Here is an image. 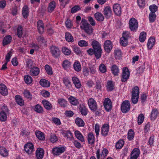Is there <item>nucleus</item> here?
Wrapping results in <instances>:
<instances>
[{"label":"nucleus","instance_id":"48","mask_svg":"<svg viewBox=\"0 0 159 159\" xmlns=\"http://www.w3.org/2000/svg\"><path fill=\"white\" fill-rule=\"evenodd\" d=\"M62 65L64 68L66 70L70 68L71 63L68 60H65L63 62Z\"/></svg>","mask_w":159,"mask_h":159},{"label":"nucleus","instance_id":"34","mask_svg":"<svg viewBox=\"0 0 159 159\" xmlns=\"http://www.w3.org/2000/svg\"><path fill=\"white\" fill-rule=\"evenodd\" d=\"M12 39V37L9 35L5 36L3 40V45H6L10 43Z\"/></svg>","mask_w":159,"mask_h":159},{"label":"nucleus","instance_id":"3","mask_svg":"<svg viewBox=\"0 0 159 159\" xmlns=\"http://www.w3.org/2000/svg\"><path fill=\"white\" fill-rule=\"evenodd\" d=\"M130 73L128 68L124 67L122 70V74L121 76V81L124 82L126 81L129 79Z\"/></svg>","mask_w":159,"mask_h":159},{"label":"nucleus","instance_id":"14","mask_svg":"<svg viewBox=\"0 0 159 159\" xmlns=\"http://www.w3.org/2000/svg\"><path fill=\"white\" fill-rule=\"evenodd\" d=\"M139 154V150L138 148H134L130 154V158L133 159H137Z\"/></svg>","mask_w":159,"mask_h":159},{"label":"nucleus","instance_id":"16","mask_svg":"<svg viewBox=\"0 0 159 159\" xmlns=\"http://www.w3.org/2000/svg\"><path fill=\"white\" fill-rule=\"evenodd\" d=\"M36 155L38 159H42L44 155L43 150L42 148H38L36 152Z\"/></svg>","mask_w":159,"mask_h":159},{"label":"nucleus","instance_id":"39","mask_svg":"<svg viewBox=\"0 0 159 159\" xmlns=\"http://www.w3.org/2000/svg\"><path fill=\"white\" fill-rule=\"evenodd\" d=\"M22 14L24 18H26L28 16V7L27 6H25L23 8Z\"/></svg>","mask_w":159,"mask_h":159},{"label":"nucleus","instance_id":"33","mask_svg":"<svg viewBox=\"0 0 159 159\" xmlns=\"http://www.w3.org/2000/svg\"><path fill=\"white\" fill-rule=\"evenodd\" d=\"M15 99L17 103L19 105L22 106L24 104V102L22 97L19 95H17L15 96Z\"/></svg>","mask_w":159,"mask_h":159},{"label":"nucleus","instance_id":"59","mask_svg":"<svg viewBox=\"0 0 159 159\" xmlns=\"http://www.w3.org/2000/svg\"><path fill=\"white\" fill-rule=\"evenodd\" d=\"M99 70L101 72L104 73L107 71L106 66L104 64L102 63L99 66Z\"/></svg>","mask_w":159,"mask_h":159},{"label":"nucleus","instance_id":"23","mask_svg":"<svg viewBox=\"0 0 159 159\" xmlns=\"http://www.w3.org/2000/svg\"><path fill=\"white\" fill-rule=\"evenodd\" d=\"M112 73L114 76H117L119 73V70L118 67L116 65H113L111 68Z\"/></svg>","mask_w":159,"mask_h":159},{"label":"nucleus","instance_id":"55","mask_svg":"<svg viewBox=\"0 0 159 159\" xmlns=\"http://www.w3.org/2000/svg\"><path fill=\"white\" fill-rule=\"evenodd\" d=\"M65 137H66L67 139L70 140L73 138L72 134L69 131H66L63 134Z\"/></svg>","mask_w":159,"mask_h":159},{"label":"nucleus","instance_id":"54","mask_svg":"<svg viewBox=\"0 0 159 159\" xmlns=\"http://www.w3.org/2000/svg\"><path fill=\"white\" fill-rule=\"evenodd\" d=\"M120 44L123 46H126L128 44V39L123 38H121L120 39Z\"/></svg>","mask_w":159,"mask_h":159},{"label":"nucleus","instance_id":"8","mask_svg":"<svg viewBox=\"0 0 159 159\" xmlns=\"http://www.w3.org/2000/svg\"><path fill=\"white\" fill-rule=\"evenodd\" d=\"M88 104L90 109L93 111H95L97 108L96 102L92 98H90L88 100Z\"/></svg>","mask_w":159,"mask_h":159},{"label":"nucleus","instance_id":"50","mask_svg":"<svg viewBox=\"0 0 159 159\" xmlns=\"http://www.w3.org/2000/svg\"><path fill=\"white\" fill-rule=\"evenodd\" d=\"M97 67V65L95 64L93 65H91L90 66L89 68L90 69V72L91 74H94L96 72Z\"/></svg>","mask_w":159,"mask_h":159},{"label":"nucleus","instance_id":"20","mask_svg":"<svg viewBox=\"0 0 159 159\" xmlns=\"http://www.w3.org/2000/svg\"><path fill=\"white\" fill-rule=\"evenodd\" d=\"M56 7V3L54 1L50 2L48 7V11L49 13H51L53 11L54 9Z\"/></svg>","mask_w":159,"mask_h":159},{"label":"nucleus","instance_id":"63","mask_svg":"<svg viewBox=\"0 0 159 159\" xmlns=\"http://www.w3.org/2000/svg\"><path fill=\"white\" fill-rule=\"evenodd\" d=\"M23 94L25 98L30 99H31L32 95L29 91L27 90H25L23 92Z\"/></svg>","mask_w":159,"mask_h":159},{"label":"nucleus","instance_id":"7","mask_svg":"<svg viewBox=\"0 0 159 159\" xmlns=\"http://www.w3.org/2000/svg\"><path fill=\"white\" fill-rule=\"evenodd\" d=\"M103 105L104 107L107 111H109L111 110L112 107V102L110 99L108 98L105 99L104 101Z\"/></svg>","mask_w":159,"mask_h":159},{"label":"nucleus","instance_id":"41","mask_svg":"<svg viewBox=\"0 0 159 159\" xmlns=\"http://www.w3.org/2000/svg\"><path fill=\"white\" fill-rule=\"evenodd\" d=\"M65 38L67 41L68 42H72L73 41V38L71 34L69 32L65 33Z\"/></svg>","mask_w":159,"mask_h":159},{"label":"nucleus","instance_id":"13","mask_svg":"<svg viewBox=\"0 0 159 159\" xmlns=\"http://www.w3.org/2000/svg\"><path fill=\"white\" fill-rule=\"evenodd\" d=\"M103 14L106 18H110L112 14L111 8L109 6L106 7L104 9Z\"/></svg>","mask_w":159,"mask_h":159},{"label":"nucleus","instance_id":"46","mask_svg":"<svg viewBox=\"0 0 159 159\" xmlns=\"http://www.w3.org/2000/svg\"><path fill=\"white\" fill-rule=\"evenodd\" d=\"M34 110L37 113H42L43 112V108L39 104L36 105Z\"/></svg>","mask_w":159,"mask_h":159},{"label":"nucleus","instance_id":"4","mask_svg":"<svg viewBox=\"0 0 159 159\" xmlns=\"http://www.w3.org/2000/svg\"><path fill=\"white\" fill-rule=\"evenodd\" d=\"M65 150V147L59 146L53 148L52 149V152L54 155L58 156L63 153Z\"/></svg>","mask_w":159,"mask_h":159},{"label":"nucleus","instance_id":"64","mask_svg":"<svg viewBox=\"0 0 159 159\" xmlns=\"http://www.w3.org/2000/svg\"><path fill=\"white\" fill-rule=\"evenodd\" d=\"M33 62L30 59H27L26 61V65L28 68H32L33 66Z\"/></svg>","mask_w":159,"mask_h":159},{"label":"nucleus","instance_id":"56","mask_svg":"<svg viewBox=\"0 0 159 159\" xmlns=\"http://www.w3.org/2000/svg\"><path fill=\"white\" fill-rule=\"evenodd\" d=\"M139 96L131 95V101L134 104H136L138 102Z\"/></svg>","mask_w":159,"mask_h":159},{"label":"nucleus","instance_id":"62","mask_svg":"<svg viewBox=\"0 0 159 159\" xmlns=\"http://www.w3.org/2000/svg\"><path fill=\"white\" fill-rule=\"evenodd\" d=\"M157 6L155 4L151 5L149 7V9L151 13L154 12L155 13V12L157 11Z\"/></svg>","mask_w":159,"mask_h":159},{"label":"nucleus","instance_id":"5","mask_svg":"<svg viewBox=\"0 0 159 159\" xmlns=\"http://www.w3.org/2000/svg\"><path fill=\"white\" fill-rule=\"evenodd\" d=\"M130 105L129 101L125 100L122 102L121 106V109L123 113H126L128 112L130 109Z\"/></svg>","mask_w":159,"mask_h":159},{"label":"nucleus","instance_id":"18","mask_svg":"<svg viewBox=\"0 0 159 159\" xmlns=\"http://www.w3.org/2000/svg\"><path fill=\"white\" fill-rule=\"evenodd\" d=\"M79 110L81 114L84 116H86L87 113V109L83 104H80L79 106Z\"/></svg>","mask_w":159,"mask_h":159},{"label":"nucleus","instance_id":"2","mask_svg":"<svg viewBox=\"0 0 159 159\" xmlns=\"http://www.w3.org/2000/svg\"><path fill=\"white\" fill-rule=\"evenodd\" d=\"M138 22L134 18H131L129 21V27L131 31H135L138 28Z\"/></svg>","mask_w":159,"mask_h":159},{"label":"nucleus","instance_id":"24","mask_svg":"<svg viewBox=\"0 0 159 159\" xmlns=\"http://www.w3.org/2000/svg\"><path fill=\"white\" fill-rule=\"evenodd\" d=\"M42 102L44 107L46 109L50 110L52 109V105L49 101L45 100H43L42 101Z\"/></svg>","mask_w":159,"mask_h":159},{"label":"nucleus","instance_id":"40","mask_svg":"<svg viewBox=\"0 0 159 159\" xmlns=\"http://www.w3.org/2000/svg\"><path fill=\"white\" fill-rule=\"evenodd\" d=\"M37 137L40 140H44L45 137L44 134L40 131H37L35 132Z\"/></svg>","mask_w":159,"mask_h":159},{"label":"nucleus","instance_id":"1","mask_svg":"<svg viewBox=\"0 0 159 159\" xmlns=\"http://www.w3.org/2000/svg\"><path fill=\"white\" fill-rule=\"evenodd\" d=\"M80 28L86 34L90 35L92 34L93 29L92 26L88 22L87 20L82 18L80 24Z\"/></svg>","mask_w":159,"mask_h":159},{"label":"nucleus","instance_id":"47","mask_svg":"<svg viewBox=\"0 0 159 159\" xmlns=\"http://www.w3.org/2000/svg\"><path fill=\"white\" fill-rule=\"evenodd\" d=\"M146 34L144 32H141L140 34L139 40L141 42H143L146 39Z\"/></svg>","mask_w":159,"mask_h":159},{"label":"nucleus","instance_id":"51","mask_svg":"<svg viewBox=\"0 0 159 159\" xmlns=\"http://www.w3.org/2000/svg\"><path fill=\"white\" fill-rule=\"evenodd\" d=\"M124 144V142L122 140H120L117 142L116 145V147L117 149L121 148Z\"/></svg>","mask_w":159,"mask_h":159},{"label":"nucleus","instance_id":"32","mask_svg":"<svg viewBox=\"0 0 159 159\" xmlns=\"http://www.w3.org/2000/svg\"><path fill=\"white\" fill-rule=\"evenodd\" d=\"M39 83L42 86L44 87H48L50 85L49 82L44 79H41Z\"/></svg>","mask_w":159,"mask_h":159},{"label":"nucleus","instance_id":"57","mask_svg":"<svg viewBox=\"0 0 159 159\" xmlns=\"http://www.w3.org/2000/svg\"><path fill=\"white\" fill-rule=\"evenodd\" d=\"M144 116L143 114H140L138 118V123L139 125H141L143 121Z\"/></svg>","mask_w":159,"mask_h":159},{"label":"nucleus","instance_id":"29","mask_svg":"<svg viewBox=\"0 0 159 159\" xmlns=\"http://www.w3.org/2000/svg\"><path fill=\"white\" fill-rule=\"evenodd\" d=\"M68 99L70 102L74 106H77L79 103L78 99L72 96H70Z\"/></svg>","mask_w":159,"mask_h":159},{"label":"nucleus","instance_id":"15","mask_svg":"<svg viewBox=\"0 0 159 159\" xmlns=\"http://www.w3.org/2000/svg\"><path fill=\"white\" fill-rule=\"evenodd\" d=\"M0 93L3 96L7 95L8 94L7 87L4 84H0Z\"/></svg>","mask_w":159,"mask_h":159},{"label":"nucleus","instance_id":"11","mask_svg":"<svg viewBox=\"0 0 159 159\" xmlns=\"http://www.w3.org/2000/svg\"><path fill=\"white\" fill-rule=\"evenodd\" d=\"M109 131V126L108 124H104L101 128V133L102 136H106Z\"/></svg>","mask_w":159,"mask_h":159},{"label":"nucleus","instance_id":"60","mask_svg":"<svg viewBox=\"0 0 159 159\" xmlns=\"http://www.w3.org/2000/svg\"><path fill=\"white\" fill-rule=\"evenodd\" d=\"M7 114L2 112H0V120L2 121H6L7 119Z\"/></svg>","mask_w":159,"mask_h":159},{"label":"nucleus","instance_id":"27","mask_svg":"<svg viewBox=\"0 0 159 159\" xmlns=\"http://www.w3.org/2000/svg\"><path fill=\"white\" fill-rule=\"evenodd\" d=\"M0 154L2 156L6 157L8 155V151L4 147H0Z\"/></svg>","mask_w":159,"mask_h":159},{"label":"nucleus","instance_id":"37","mask_svg":"<svg viewBox=\"0 0 159 159\" xmlns=\"http://www.w3.org/2000/svg\"><path fill=\"white\" fill-rule=\"evenodd\" d=\"M88 141L90 144H92L94 143L95 141V138L94 135L93 133H90L88 136Z\"/></svg>","mask_w":159,"mask_h":159},{"label":"nucleus","instance_id":"31","mask_svg":"<svg viewBox=\"0 0 159 159\" xmlns=\"http://www.w3.org/2000/svg\"><path fill=\"white\" fill-rule=\"evenodd\" d=\"M155 39L152 37H150L148 40L147 43V47L148 48L151 49L155 44Z\"/></svg>","mask_w":159,"mask_h":159},{"label":"nucleus","instance_id":"35","mask_svg":"<svg viewBox=\"0 0 159 159\" xmlns=\"http://www.w3.org/2000/svg\"><path fill=\"white\" fill-rule=\"evenodd\" d=\"M75 123L79 127H83L84 125V122L80 118H76L75 120Z\"/></svg>","mask_w":159,"mask_h":159},{"label":"nucleus","instance_id":"49","mask_svg":"<svg viewBox=\"0 0 159 159\" xmlns=\"http://www.w3.org/2000/svg\"><path fill=\"white\" fill-rule=\"evenodd\" d=\"M58 103L61 107H65L67 104V101L63 98H60L58 99Z\"/></svg>","mask_w":159,"mask_h":159},{"label":"nucleus","instance_id":"21","mask_svg":"<svg viewBox=\"0 0 159 159\" xmlns=\"http://www.w3.org/2000/svg\"><path fill=\"white\" fill-rule=\"evenodd\" d=\"M72 80L75 87L79 89L81 87V85L78 78L74 76L72 77Z\"/></svg>","mask_w":159,"mask_h":159},{"label":"nucleus","instance_id":"44","mask_svg":"<svg viewBox=\"0 0 159 159\" xmlns=\"http://www.w3.org/2000/svg\"><path fill=\"white\" fill-rule=\"evenodd\" d=\"M24 79L25 83L27 84H30L33 81L32 78L29 75L25 76Z\"/></svg>","mask_w":159,"mask_h":159},{"label":"nucleus","instance_id":"9","mask_svg":"<svg viewBox=\"0 0 159 159\" xmlns=\"http://www.w3.org/2000/svg\"><path fill=\"white\" fill-rule=\"evenodd\" d=\"M24 150L29 154H31L34 150V146L31 143H28L24 146Z\"/></svg>","mask_w":159,"mask_h":159},{"label":"nucleus","instance_id":"61","mask_svg":"<svg viewBox=\"0 0 159 159\" xmlns=\"http://www.w3.org/2000/svg\"><path fill=\"white\" fill-rule=\"evenodd\" d=\"M79 45L81 47H85L88 46V43L84 40H80L78 42Z\"/></svg>","mask_w":159,"mask_h":159},{"label":"nucleus","instance_id":"53","mask_svg":"<svg viewBox=\"0 0 159 159\" xmlns=\"http://www.w3.org/2000/svg\"><path fill=\"white\" fill-rule=\"evenodd\" d=\"M149 18L150 22H154L156 18V15L155 13L150 12L149 14Z\"/></svg>","mask_w":159,"mask_h":159},{"label":"nucleus","instance_id":"43","mask_svg":"<svg viewBox=\"0 0 159 159\" xmlns=\"http://www.w3.org/2000/svg\"><path fill=\"white\" fill-rule=\"evenodd\" d=\"M50 141L53 143L56 142L58 140L57 137L54 134L51 133L50 134Z\"/></svg>","mask_w":159,"mask_h":159},{"label":"nucleus","instance_id":"17","mask_svg":"<svg viewBox=\"0 0 159 159\" xmlns=\"http://www.w3.org/2000/svg\"><path fill=\"white\" fill-rule=\"evenodd\" d=\"M40 72L39 69L37 67H34L31 68L30 73V75L32 76H36L38 75Z\"/></svg>","mask_w":159,"mask_h":159},{"label":"nucleus","instance_id":"26","mask_svg":"<svg viewBox=\"0 0 159 159\" xmlns=\"http://www.w3.org/2000/svg\"><path fill=\"white\" fill-rule=\"evenodd\" d=\"M94 53L95 57L97 59L100 58L102 55V49L101 48L94 49Z\"/></svg>","mask_w":159,"mask_h":159},{"label":"nucleus","instance_id":"42","mask_svg":"<svg viewBox=\"0 0 159 159\" xmlns=\"http://www.w3.org/2000/svg\"><path fill=\"white\" fill-rule=\"evenodd\" d=\"M134 131L132 129H130L128 133V139L130 141L132 140L134 137Z\"/></svg>","mask_w":159,"mask_h":159},{"label":"nucleus","instance_id":"58","mask_svg":"<svg viewBox=\"0 0 159 159\" xmlns=\"http://www.w3.org/2000/svg\"><path fill=\"white\" fill-rule=\"evenodd\" d=\"M45 70L48 74L51 75L52 74V71L51 67L48 65H46L45 66Z\"/></svg>","mask_w":159,"mask_h":159},{"label":"nucleus","instance_id":"12","mask_svg":"<svg viewBox=\"0 0 159 159\" xmlns=\"http://www.w3.org/2000/svg\"><path fill=\"white\" fill-rule=\"evenodd\" d=\"M113 11L117 16H120L121 13V9L120 5L117 3L114 4L113 6Z\"/></svg>","mask_w":159,"mask_h":159},{"label":"nucleus","instance_id":"25","mask_svg":"<svg viewBox=\"0 0 159 159\" xmlns=\"http://www.w3.org/2000/svg\"><path fill=\"white\" fill-rule=\"evenodd\" d=\"M91 45L93 49L101 48V45L99 43L95 40H92Z\"/></svg>","mask_w":159,"mask_h":159},{"label":"nucleus","instance_id":"45","mask_svg":"<svg viewBox=\"0 0 159 159\" xmlns=\"http://www.w3.org/2000/svg\"><path fill=\"white\" fill-rule=\"evenodd\" d=\"M106 87L107 90L108 91H112L114 87L112 82L110 81L107 82Z\"/></svg>","mask_w":159,"mask_h":159},{"label":"nucleus","instance_id":"19","mask_svg":"<svg viewBox=\"0 0 159 159\" xmlns=\"http://www.w3.org/2000/svg\"><path fill=\"white\" fill-rule=\"evenodd\" d=\"M37 27L39 32L42 33L44 31V26L43 22L41 20H39L37 23Z\"/></svg>","mask_w":159,"mask_h":159},{"label":"nucleus","instance_id":"52","mask_svg":"<svg viewBox=\"0 0 159 159\" xmlns=\"http://www.w3.org/2000/svg\"><path fill=\"white\" fill-rule=\"evenodd\" d=\"M23 34V28L21 26H18L17 28V35L19 38H20Z\"/></svg>","mask_w":159,"mask_h":159},{"label":"nucleus","instance_id":"6","mask_svg":"<svg viewBox=\"0 0 159 159\" xmlns=\"http://www.w3.org/2000/svg\"><path fill=\"white\" fill-rule=\"evenodd\" d=\"M103 46L105 51L108 53L110 52L113 47L112 44L109 40L105 41Z\"/></svg>","mask_w":159,"mask_h":159},{"label":"nucleus","instance_id":"10","mask_svg":"<svg viewBox=\"0 0 159 159\" xmlns=\"http://www.w3.org/2000/svg\"><path fill=\"white\" fill-rule=\"evenodd\" d=\"M50 51L52 56L55 57H57L60 55L59 50L55 46H52L51 47Z\"/></svg>","mask_w":159,"mask_h":159},{"label":"nucleus","instance_id":"30","mask_svg":"<svg viewBox=\"0 0 159 159\" xmlns=\"http://www.w3.org/2000/svg\"><path fill=\"white\" fill-rule=\"evenodd\" d=\"M95 17L98 21H102L104 19V16L101 13L97 12L94 14Z\"/></svg>","mask_w":159,"mask_h":159},{"label":"nucleus","instance_id":"36","mask_svg":"<svg viewBox=\"0 0 159 159\" xmlns=\"http://www.w3.org/2000/svg\"><path fill=\"white\" fill-rule=\"evenodd\" d=\"M131 95L139 96V89L138 86H135L132 88L131 91Z\"/></svg>","mask_w":159,"mask_h":159},{"label":"nucleus","instance_id":"22","mask_svg":"<svg viewBox=\"0 0 159 159\" xmlns=\"http://www.w3.org/2000/svg\"><path fill=\"white\" fill-rule=\"evenodd\" d=\"M158 111L157 109L154 108L152 111L150 117L151 120H154L158 115Z\"/></svg>","mask_w":159,"mask_h":159},{"label":"nucleus","instance_id":"28","mask_svg":"<svg viewBox=\"0 0 159 159\" xmlns=\"http://www.w3.org/2000/svg\"><path fill=\"white\" fill-rule=\"evenodd\" d=\"M73 68L75 71L79 72L81 70V67L80 62L78 61H75L73 64Z\"/></svg>","mask_w":159,"mask_h":159},{"label":"nucleus","instance_id":"38","mask_svg":"<svg viewBox=\"0 0 159 159\" xmlns=\"http://www.w3.org/2000/svg\"><path fill=\"white\" fill-rule=\"evenodd\" d=\"M75 134L77 138L80 140L81 142L84 141V139L81 133L78 130H76L75 131Z\"/></svg>","mask_w":159,"mask_h":159}]
</instances>
